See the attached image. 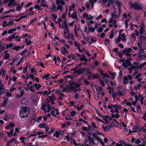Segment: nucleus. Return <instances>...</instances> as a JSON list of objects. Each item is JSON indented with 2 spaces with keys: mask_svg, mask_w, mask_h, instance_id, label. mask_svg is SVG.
<instances>
[{
  "mask_svg": "<svg viewBox=\"0 0 146 146\" xmlns=\"http://www.w3.org/2000/svg\"><path fill=\"white\" fill-rule=\"evenodd\" d=\"M7 100H5L4 102H3V104H2V106H4L5 105L6 103H7Z\"/></svg>",
  "mask_w": 146,
  "mask_h": 146,
  "instance_id": "nucleus-63",
  "label": "nucleus"
},
{
  "mask_svg": "<svg viewBox=\"0 0 146 146\" xmlns=\"http://www.w3.org/2000/svg\"><path fill=\"white\" fill-rule=\"evenodd\" d=\"M59 3L62 5H64V2L63 0H60Z\"/></svg>",
  "mask_w": 146,
  "mask_h": 146,
  "instance_id": "nucleus-56",
  "label": "nucleus"
},
{
  "mask_svg": "<svg viewBox=\"0 0 146 146\" xmlns=\"http://www.w3.org/2000/svg\"><path fill=\"white\" fill-rule=\"evenodd\" d=\"M72 17L74 19H76L77 18L76 13L75 11L72 14Z\"/></svg>",
  "mask_w": 146,
  "mask_h": 146,
  "instance_id": "nucleus-19",
  "label": "nucleus"
},
{
  "mask_svg": "<svg viewBox=\"0 0 146 146\" xmlns=\"http://www.w3.org/2000/svg\"><path fill=\"white\" fill-rule=\"evenodd\" d=\"M116 19H115L113 20V24L115 28H116L117 27V26L116 24Z\"/></svg>",
  "mask_w": 146,
  "mask_h": 146,
  "instance_id": "nucleus-25",
  "label": "nucleus"
},
{
  "mask_svg": "<svg viewBox=\"0 0 146 146\" xmlns=\"http://www.w3.org/2000/svg\"><path fill=\"white\" fill-rule=\"evenodd\" d=\"M10 2L8 4V5L9 6H11L15 2V0H9Z\"/></svg>",
  "mask_w": 146,
  "mask_h": 146,
  "instance_id": "nucleus-15",
  "label": "nucleus"
},
{
  "mask_svg": "<svg viewBox=\"0 0 146 146\" xmlns=\"http://www.w3.org/2000/svg\"><path fill=\"white\" fill-rule=\"evenodd\" d=\"M20 48V47L19 46H15L13 48V50H18Z\"/></svg>",
  "mask_w": 146,
  "mask_h": 146,
  "instance_id": "nucleus-27",
  "label": "nucleus"
},
{
  "mask_svg": "<svg viewBox=\"0 0 146 146\" xmlns=\"http://www.w3.org/2000/svg\"><path fill=\"white\" fill-rule=\"evenodd\" d=\"M88 141L90 143L91 146H94V145H95V143H94V139H92L91 137H89V136H88Z\"/></svg>",
  "mask_w": 146,
  "mask_h": 146,
  "instance_id": "nucleus-5",
  "label": "nucleus"
},
{
  "mask_svg": "<svg viewBox=\"0 0 146 146\" xmlns=\"http://www.w3.org/2000/svg\"><path fill=\"white\" fill-rule=\"evenodd\" d=\"M103 31V29L102 28H99L98 29V33H101Z\"/></svg>",
  "mask_w": 146,
  "mask_h": 146,
  "instance_id": "nucleus-59",
  "label": "nucleus"
},
{
  "mask_svg": "<svg viewBox=\"0 0 146 146\" xmlns=\"http://www.w3.org/2000/svg\"><path fill=\"white\" fill-rule=\"evenodd\" d=\"M96 89L97 91L101 92L102 90V88L101 87H97L96 88Z\"/></svg>",
  "mask_w": 146,
  "mask_h": 146,
  "instance_id": "nucleus-17",
  "label": "nucleus"
},
{
  "mask_svg": "<svg viewBox=\"0 0 146 146\" xmlns=\"http://www.w3.org/2000/svg\"><path fill=\"white\" fill-rule=\"evenodd\" d=\"M33 86H31L29 88V89L32 92H34L35 90L34 89H33Z\"/></svg>",
  "mask_w": 146,
  "mask_h": 146,
  "instance_id": "nucleus-54",
  "label": "nucleus"
},
{
  "mask_svg": "<svg viewBox=\"0 0 146 146\" xmlns=\"http://www.w3.org/2000/svg\"><path fill=\"white\" fill-rule=\"evenodd\" d=\"M108 127L107 128V130H109L112 126V124L111 123H110Z\"/></svg>",
  "mask_w": 146,
  "mask_h": 146,
  "instance_id": "nucleus-31",
  "label": "nucleus"
},
{
  "mask_svg": "<svg viewBox=\"0 0 146 146\" xmlns=\"http://www.w3.org/2000/svg\"><path fill=\"white\" fill-rule=\"evenodd\" d=\"M46 83V84L48 86H50V85H52V82L50 81H47Z\"/></svg>",
  "mask_w": 146,
  "mask_h": 146,
  "instance_id": "nucleus-41",
  "label": "nucleus"
},
{
  "mask_svg": "<svg viewBox=\"0 0 146 146\" xmlns=\"http://www.w3.org/2000/svg\"><path fill=\"white\" fill-rule=\"evenodd\" d=\"M13 19H11L10 20V21L9 23L8 24V25H10L11 23H13Z\"/></svg>",
  "mask_w": 146,
  "mask_h": 146,
  "instance_id": "nucleus-60",
  "label": "nucleus"
},
{
  "mask_svg": "<svg viewBox=\"0 0 146 146\" xmlns=\"http://www.w3.org/2000/svg\"><path fill=\"white\" fill-rule=\"evenodd\" d=\"M41 6L38 5H36L34 7V8L35 9H38V10H42V9L41 8Z\"/></svg>",
  "mask_w": 146,
  "mask_h": 146,
  "instance_id": "nucleus-20",
  "label": "nucleus"
},
{
  "mask_svg": "<svg viewBox=\"0 0 146 146\" xmlns=\"http://www.w3.org/2000/svg\"><path fill=\"white\" fill-rule=\"evenodd\" d=\"M134 66H136V68H138L139 67V66L138 65V64L135 62H134L133 64Z\"/></svg>",
  "mask_w": 146,
  "mask_h": 146,
  "instance_id": "nucleus-48",
  "label": "nucleus"
},
{
  "mask_svg": "<svg viewBox=\"0 0 146 146\" xmlns=\"http://www.w3.org/2000/svg\"><path fill=\"white\" fill-rule=\"evenodd\" d=\"M45 125H46L45 123H41L39 124V127L40 128L43 127V128H44V126H45Z\"/></svg>",
  "mask_w": 146,
  "mask_h": 146,
  "instance_id": "nucleus-24",
  "label": "nucleus"
},
{
  "mask_svg": "<svg viewBox=\"0 0 146 146\" xmlns=\"http://www.w3.org/2000/svg\"><path fill=\"white\" fill-rule=\"evenodd\" d=\"M61 50L63 54L65 55V53L68 54V52L66 50V49L65 47H63L62 48H61Z\"/></svg>",
  "mask_w": 146,
  "mask_h": 146,
  "instance_id": "nucleus-9",
  "label": "nucleus"
},
{
  "mask_svg": "<svg viewBox=\"0 0 146 146\" xmlns=\"http://www.w3.org/2000/svg\"><path fill=\"white\" fill-rule=\"evenodd\" d=\"M90 3H88L86 4V8L87 9H90Z\"/></svg>",
  "mask_w": 146,
  "mask_h": 146,
  "instance_id": "nucleus-62",
  "label": "nucleus"
},
{
  "mask_svg": "<svg viewBox=\"0 0 146 146\" xmlns=\"http://www.w3.org/2000/svg\"><path fill=\"white\" fill-rule=\"evenodd\" d=\"M118 11L117 12L116 16V17H117L118 16H119L121 13V10L120 8H118Z\"/></svg>",
  "mask_w": 146,
  "mask_h": 146,
  "instance_id": "nucleus-14",
  "label": "nucleus"
},
{
  "mask_svg": "<svg viewBox=\"0 0 146 146\" xmlns=\"http://www.w3.org/2000/svg\"><path fill=\"white\" fill-rule=\"evenodd\" d=\"M141 84H138L136 86H135V88L136 90H139L140 88Z\"/></svg>",
  "mask_w": 146,
  "mask_h": 146,
  "instance_id": "nucleus-23",
  "label": "nucleus"
},
{
  "mask_svg": "<svg viewBox=\"0 0 146 146\" xmlns=\"http://www.w3.org/2000/svg\"><path fill=\"white\" fill-rule=\"evenodd\" d=\"M4 24L3 25V27H6L7 25H8V24L7 23V21H4Z\"/></svg>",
  "mask_w": 146,
  "mask_h": 146,
  "instance_id": "nucleus-47",
  "label": "nucleus"
},
{
  "mask_svg": "<svg viewBox=\"0 0 146 146\" xmlns=\"http://www.w3.org/2000/svg\"><path fill=\"white\" fill-rule=\"evenodd\" d=\"M64 28L66 29L67 33V35L65 36V37L66 38H70V35L69 33V31L68 30V24L65 25Z\"/></svg>",
  "mask_w": 146,
  "mask_h": 146,
  "instance_id": "nucleus-4",
  "label": "nucleus"
},
{
  "mask_svg": "<svg viewBox=\"0 0 146 146\" xmlns=\"http://www.w3.org/2000/svg\"><path fill=\"white\" fill-rule=\"evenodd\" d=\"M15 33H14L10 37V39L9 40L10 41H11L12 39L15 38Z\"/></svg>",
  "mask_w": 146,
  "mask_h": 146,
  "instance_id": "nucleus-44",
  "label": "nucleus"
},
{
  "mask_svg": "<svg viewBox=\"0 0 146 146\" xmlns=\"http://www.w3.org/2000/svg\"><path fill=\"white\" fill-rule=\"evenodd\" d=\"M13 17V15H6L5 16L2 17H1V18L2 19H3L5 18H6V17Z\"/></svg>",
  "mask_w": 146,
  "mask_h": 146,
  "instance_id": "nucleus-52",
  "label": "nucleus"
},
{
  "mask_svg": "<svg viewBox=\"0 0 146 146\" xmlns=\"http://www.w3.org/2000/svg\"><path fill=\"white\" fill-rule=\"evenodd\" d=\"M10 56V54H6L5 56V58L6 59L8 58Z\"/></svg>",
  "mask_w": 146,
  "mask_h": 146,
  "instance_id": "nucleus-46",
  "label": "nucleus"
},
{
  "mask_svg": "<svg viewBox=\"0 0 146 146\" xmlns=\"http://www.w3.org/2000/svg\"><path fill=\"white\" fill-rule=\"evenodd\" d=\"M42 106L41 108L42 110H45L46 108V106L45 105V103H42Z\"/></svg>",
  "mask_w": 146,
  "mask_h": 146,
  "instance_id": "nucleus-39",
  "label": "nucleus"
},
{
  "mask_svg": "<svg viewBox=\"0 0 146 146\" xmlns=\"http://www.w3.org/2000/svg\"><path fill=\"white\" fill-rule=\"evenodd\" d=\"M13 130H11L10 131V132H9H9H8V133L9 134H10V135H7V136H9V137H10V136H11V135H13Z\"/></svg>",
  "mask_w": 146,
  "mask_h": 146,
  "instance_id": "nucleus-45",
  "label": "nucleus"
},
{
  "mask_svg": "<svg viewBox=\"0 0 146 146\" xmlns=\"http://www.w3.org/2000/svg\"><path fill=\"white\" fill-rule=\"evenodd\" d=\"M76 85V83L73 82H69V87H67V88H68L71 92L72 91H71L72 90H75L76 88L75 87Z\"/></svg>",
  "mask_w": 146,
  "mask_h": 146,
  "instance_id": "nucleus-3",
  "label": "nucleus"
},
{
  "mask_svg": "<svg viewBox=\"0 0 146 146\" xmlns=\"http://www.w3.org/2000/svg\"><path fill=\"white\" fill-rule=\"evenodd\" d=\"M146 56V54H143V55H138L137 56V58H138L139 59H144Z\"/></svg>",
  "mask_w": 146,
  "mask_h": 146,
  "instance_id": "nucleus-6",
  "label": "nucleus"
},
{
  "mask_svg": "<svg viewBox=\"0 0 146 146\" xmlns=\"http://www.w3.org/2000/svg\"><path fill=\"white\" fill-rule=\"evenodd\" d=\"M131 48H128V49H125L122 52V54H124L127 52H131Z\"/></svg>",
  "mask_w": 146,
  "mask_h": 146,
  "instance_id": "nucleus-7",
  "label": "nucleus"
},
{
  "mask_svg": "<svg viewBox=\"0 0 146 146\" xmlns=\"http://www.w3.org/2000/svg\"><path fill=\"white\" fill-rule=\"evenodd\" d=\"M117 96H122V92L121 91H119V92H116Z\"/></svg>",
  "mask_w": 146,
  "mask_h": 146,
  "instance_id": "nucleus-38",
  "label": "nucleus"
},
{
  "mask_svg": "<svg viewBox=\"0 0 146 146\" xmlns=\"http://www.w3.org/2000/svg\"><path fill=\"white\" fill-rule=\"evenodd\" d=\"M30 109L29 107L22 106L20 110V116L21 118L27 117L29 114Z\"/></svg>",
  "mask_w": 146,
  "mask_h": 146,
  "instance_id": "nucleus-1",
  "label": "nucleus"
},
{
  "mask_svg": "<svg viewBox=\"0 0 146 146\" xmlns=\"http://www.w3.org/2000/svg\"><path fill=\"white\" fill-rule=\"evenodd\" d=\"M85 70H86L87 72V74H88L90 75H91L92 73V72H90V70L89 69H86Z\"/></svg>",
  "mask_w": 146,
  "mask_h": 146,
  "instance_id": "nucleus-28",
  "label": "nucleus"
},
{
  "mask_svg": "<svg viewBox=\"0 0 146 146\" xmlns=\"http://www.w3.org/2000/svg\"><path fill=\"white\" fill-rule=\"evenodd\" d=\"M37 66H40L42 67H43L44 68H45V67L43 65V63L42 62H38L37 64Z\"/></svg>",
  "mask_w": 146,
  "mask_h": 146,
  "instance_id": "nucleus-34",
  "label": "nucleus"
},
{
  "mask_svg": "<svg viewBox=\"0 0 146 146\" xmlns=\"http://www.w3.org/2000/svg\"><path fill=\"white\" fill-rule=\"evenodd\" d=\"M141 141L139 139H137L135 141V142L137 144H139L141 142Z\"/></svg>",
  "mask_w": 146,
  "mask_h": 146,
  "instance_id": "nucleus-50",
  "label": "nucleus"
},
{
  "mask_svg": "<svg viewBox=\"0 0 146 146\" xmlns=\"http://www.w3.org/2000/svg\"><path fill=\"white\" fill-rule=\"evenodd\" d=\"M31 99L35 103H36L37 102V97L35 96H32L31 97Z\"/></svg>",
  "mask_w": 146,
  "mask_h": 146,
  "instance_id": "nucleus-12",
  "label": "nucleus"
},
{
  "mask_svg": "<svg viewBox=\"0 0 146 146\" xmlns=\"http://www.w3.org/2000/svg\"><path fill=\"white\" fill-rule=\"evenodd\" d=\"M37 133L38 132L36 131H34L33 134L29 136V138H30L32 137L36 136V135L38 134Z\"/></svg>",
  "mask_w": 146,
  "mask_h": 146,
  "instance_id": "nucleus-13",
  "label": "nucleus"
},
{
  "mask_svg": "<svg viewBox=\"0 0 146 146\" xmlns=\"http://www.w3.org/2000/svg\"><path fill=\"white\" fill-rule=\"evenodd\" d=\"M121 39V37L120 36H119L117 39V41L118 42H119L120 41V40Z\"/></svg>",
  "mask_w": 146,
  "mask_h": 146,
  "instance_id": "nucleus-53",
  "label": "nucleus"
},
{
  "mask_svg": "<svg viewBox=\"0 0 146 146\" xmlns=\"http://www.w3.org/2000/svg\"><path fill=\"white\" fill-rule=\"evenodd\" d=\"M54 20H56V19L57 16L55 15L54 14L51 15V18Z\"/></svg>",
  "mask_w": 146,
  "mask_h": 146,
  "instance_id": "nucleus-22",
  "label": "nucleus"
},
{
  "mask_svg": "<svg viewBox=\"0 0 146 146\" xmlns=\"http://www.w3.org/2000/svg\"><path fill=\"white\" fill-rule=\"evenodd\" d=\"M116 4L118 5V7L119 8H120V6L121 5V4L120 3V2H119V1H117L116 2Z\"/></svg>",
  "mask_w": 146,
  "mask_h": 146,
  "instance_id": "nucleus-30",
  "label": "nucleus"
},
{
  "mask_svg": "<svg viewBox=\"0 0 146 146\" xmlns=\"http://www.w3.org/2000/svg\"><path fill=\"white\" fill-rule=\"evenodd\" d=\"M58 5V6L57 7V9L58 10L59 9L60 11H62V6L59 5V4Z\"/></svg>",
  "mask_w": 146,
  "mask_h": 146,
  "instance_id": "nucleus-35",
  "label": "nucleus"
},
{
  "mask_svg": "<svg viewBox=\"0 0 146 146\" xmlns=\"http://www.w3.org/2000/svg\"><path fill=\"white\" fill-rule=\"evenodd\" d=\"M51 115L53 117H56V115L54 113V111H52L51 112Z\"/></svg>",
  "mask_w": 146,
  "mask_h": 146,
  "instance_id": "nucleus-61",
  "label": "nucleus"
},
{
  "mask_svg": "<svg viewBox=\"0 0 146 146\" xmlns=\"http://www.w3.org/2000/svg\"><path fill=\"white\" fill-rule=\"evenodd\" d=\"M99 81L102 86H104L105 84L104 82V81L103 80H102L101 79H100L99 80Z\"/></svg>",
  "mask_w": 146,
  "mask_h": 146,
  "instance_id": "nucleus-33",
  "label": "nucleus"
},
{
  "mask_svg": "<svg viewBox=\"0 0 146 146\" xmlns=\"http://www.w3.org/2000/svg\"><path fill=\"white\" fill-rule=\"evenodd\" d=\"M144 52V50L142 48H140L139 49V54L138 55H142L143 53Z\"/></svg>",
  "mask_w": 146,
  "mask_h": 146,
  "instance_id": "nucleus-18",
  "label": "nucleus"
},
{
  "mask_svg": "<svg viewBox=\"0 0 146 146\" xmlns=\"http://www.w3.org/2000/svg\"><path fill=\"white\" fill-rule=\"evenodd\" d=\"M49 76V74H45L44 76L41 75V77L43 79H44V78L46 79L47 80L49 79L50 78L48 77V76Z\"/></svg>",
  "mask_w": 146,
  "mask_h": 146,
  "instance_id": "nucleus-8",
  "label": "nucleus"
},
{
  "mask_svg": "<svg viewBox=\"0 0 146 146\" xmlns=\"http://www.w3.org/2000/svg\"><path fill=\"white\" fill-rule=\"evenodd\" d=\"M86 70V69L84 68H81L79 69L78 70V72L79 74L82 73L84 71Z\"/></svg>",
  "mask_w": 146,
  "mask_h": 146,
  "instance_id": "nucleus-11",
  "label": "nucleus"
},
{
  "mask_svg": "<svg viewBox=\"0 0 146 146\" xmlns=\"http://www.w3.org/2000/svg\"><path fill=\"white\" fill-rule=\"evenodd\" d=\"M35 116L33 115L31 117V119L30 120V122L31 123V122L32 121V120H35V118L34 117H35Z\"/></svg>",
  "mask_w": 146,
  "mask_h": 146,
  "instance_id": "nucleus-36",
  "label": "nucleus"
},
{
  "mask_svg": "<svg viewBox=\"0 0 146 146\" xmlns=\"http://www.w3.org/2000/svg\"><path fill=\"white\" fill-rule=\"evenodd\" d=\"M109 73L110 74V75L112 76L111 77V78L112 79H114L115 75V73L110 72Z\"/></svg>",
  "mask_w": 146,
  "mask_h": 146,
  "instance_id": "nucleus-16",
  "label": "nucleus"
},
{
  "mask_svg": "<svg viewBox=\"0 0 146 146\" xmlns=\"http://www.w3.org/2000/svg\"><path fill=\"white\" fill-rule=\"evenodd\" d=\"M80 58H80V61H82V60H84L85 62H86L88 60V59H87L86 58H84L81 57Z\"/></svg>",
  "mask_w": 146,
  "mask_h": 146,
  "instance_id": "nucleus-40",
  "label": "nucleus"
},
{
  "mask_svg": "<svg viewBox=\"0 0 146 146\" xmlns=\"http://www.w3.org/2000/svg\"><path fill=\"white\" fill-rule=\"evenodd\" d=\"M134 8V9L136 10H141L142 9L141 6L139 5L138 2H136L134 4L131 5L130 8L132 9Z\"/></svg>",
  "mask_w": 146,
  "mask_h": 146,
  "instance_id": "nucleus-2",
  "label": "nucleus"
},
{
  "mask_svg": "<svg viewBox=\"0 0 146 146\" xmlns=\"http://www.w3.org/2000/svg\"><path fill=\"white\" fill-rule=\"evenodd\" d=\"M91 37H88L87 38V41H88L90 44L91 43Z\"/></svg>",
  "mask_w": 146,
  "mask_h": 146,
  "instance_id": "nucleus-49",
  "label": "nucleus"
},
{
  "mask_svg": "<svg viewBox=\"0 0 146 146\" xmlns=\"http://www.w3.org/2000/svg\"><path fill=\"white\" fill-rule=\"evenodd\" d=\"M21 6L20 5H19V6L17 7L16 8V10L17 11H19L21 8Z\"/></svg>",
  "mask_w": 146,
  "mask_h": 146,
  "instance_id": "nucleus-64",
  "label": "nucleus"
},
{
  "mask_svg": "<svg viewBox=\"0 0 146 146\" xmlns=\"http://www.w3.org/2000/svg\"><path fill=\"white\" fill-rule=\"evenodd\" d=\"M122 54H121L120 52H118L117 53V55L118 56H119L120 57V58H122Z\"/></svg>",
  "mask_w": 146,
  "mask_h": 146,
  "instance_id": "nucleus-58",
  "label": "nucleus"
},
{
  "mask_svg": "<svg viewBox=\"0 0 146 146\" xmlns=\"http://www.w3.org/2000/svg\"><path fill=\"white\" fill-rule=\"evenodd\" d=\"M133 129H136L137 130H138L140 131L141 130L140 129V128L139 127L136 126H134L133 127Z\"/></svg>",
  "mask_w": 146,
  "mask_h": 146,
  "instance_id": "nucleus-26",
  "label": "nucleus"
},
{
  "mask_svg": "<svg viewBox=\"0 0 146 146\" xmlns=\"http://www.w3.org/2000/svg\"><path fill=\"white\" fill-rule=\"evenodd\" d=\"M4 86V85L3 84L0 85V90H4L3 88Z\"/></svg>",
  "mask_w": 146,
  "mask_h": 146,
  "instance_id": "nucleus-55",
  "label": "nucleus"
},
{
  "mask_svg": "<svg viewBox=\"0 0 146 146\" xmlns=\"http://www.w3.org/2000/svg\"><path fill=\"white\" fill-rule=\"evenodd\" d=\"M112 95L113 97L115 98L117 96L116 92H115L113 90L112 91Z\"/></svg>",
  "mask_w": 146,
  "mask_h": 146,
  "instance_id": "nucleus-32",
  "label": "nucleus"
},
{
  "mask_svg": "<svg viewBox=\"0 0 146 146\" xmlns=\"http://www.w3.org/2000/svg\"><path fill=\"white\" fill-rule=\"evenodd\" d=\"M93 137L94 138H96V137H97V134H96V133H92Z\"/></svg>",
  "mask_w": 146,
  "mask_h": 146,
  "instance_id": "nucleus-51",
  "label": "nucleus"
},
{
  "mask_svg": "<svg viewBox=\"0 0 146 146\" xmlns=\"http://www.w3.org/2000/svg\"><path fill=\"white\" fill-rule=\"evenodd\" d=\"M145 65H146V62H145L144 63L141 64L140 65H139L140 68L144 67Z\"/></svg>",
  "mask_w": 146,
  "mask_h": 146,
  "instance_id": "nucleus-43",
  "label": "nucleus"
},
{
  "mask_svg": "<svg viewBox=\"0 0 146 146\" xmlns=\"http://www.w3.org/2000/svg\"><path fill=\"white\" fill-rule=\"evenodd\" d=\"M41 86L40 84H38V85L36 87V88L37 90H38L39 89L41 88Z\"/></svg>",
  "mask_w": 146,
  "mask_h": 146,
  "instance_id": "nucleus-57",
  "label": "nucleus"
},
{
  "mask_svg": "<svg viewBox=\"0 0 146 146\" xmlns=\"http://www.w3.org/2000/svg\"><path fill=\"white\" fill-rule=\"evenodd\" d=\"M144 30V27L143 25H142V26H141L140 29V35L142 34L143 32V30Z\"/></svg>",
  "mask_w": 146,
  "mask_h": 146,
  "instance_id": "nucleus-10",
  "label": "nucleus"
},
{
  "mask_svg": "<svg viewBox=\"0 0 146 146\" xmlns=\"http://www.w3.org/2000/svg\"><path fill=\"white\" fill-rule=\"evenodd\" d=\"M59 133L57 131L56 132V133H54L53 134V135L54 136H56V137L57 138H58L59 137Z\"/></svg>",
  "mask_w": 146,
  "mask_h": 146,
  "instance_id": "nucleus-37",
  "label": "nucleus"
},
{
  "mask_svg": "<svg viewBox=\"0 0 146 146\" xmlns=\"http://www.w3.org/2000/svg\"><path fill=\"white\" fill-rule=\"evenodd\" d=\"M142 40L141 39H140L138 41V46L140 48L141 47V44H142Z\"/></svg>",
  "mask_w": 146,
  "mask_h": 146,
  "instance_id": "nucleus-21",
  "label": "nucleus"
},
{
  "mask_svg": "<svg viewBox=\"0 0 146 146\" xmlns=\"http://www.w3.org/2000/svg\"><path fill=\"white\" fill-rule=\"evenodd\" d=\"M122 66H123L125 69L127 68V65L126 62H123L122 63Z\"/></svg>",
  "mask_w": 146,
  "mask_h": 146,
  "instance_id": "nucleus-29",
  "label": "nucleus"
},
{
  "mask_svg": "<svg viewBox=\"0 0 146 146\" xmlns=\"http://www.w3.org/2000/svg\"><path fill=\"white\" fill-rule=\"evenodd\" d=\"M44 0H41V5L44 7H45V4L44 1Z\"/></svg>",
  "mask_w": 146,
  "mask_h": 146,
  "instance_id": "nucleus-42",
  "label": "nucleus"
}]
</instances>
